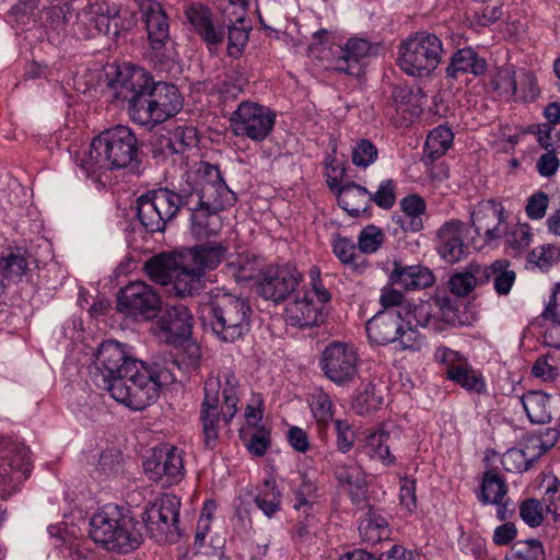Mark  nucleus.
<instances>
[{
  "label": "nucleus",
  "mask_w": 560,
  "mask_h": 560,
  "mask_svg": "<svg viewBox=\"0 0 560 560\" xmlns=\"http://www.w3.org/2000/svg\"><path fill=\"white\" fill-rule=\"evenodd\" d=\"M235 201L236 195L223 182L220 170L202 163L196 171L185 174L176 190L164 188L140 196L138 219L148 232H162L180 209H187L194 235L208 238L222 229L219 212Z\"/></svg>",
  "instance_id": "obj_1"
},
{
  "label": "nucleus",
  "mask_w": 560,
  "mask_h": 560,
  "mask_svg": "<svg viewBox=\"0 0 560 560\" xmlns=\"http://www.w3.org/2000/svg\"><path fill=\"white\" fill-rule=\"evenodd\" d=\"M91 381L114 385L131 382L135 385L185 384L190 380L176 361H156L151 365L130 357L125 346L115 340L103 341L96 351L95 361L89 368Z\"/></svg>",
  "instance_id": "obj_2"
},
{
  "label": "nucleus",
  "mask_w": 560,
  "mask_h": 560,
  "mask_svg": "<svg viewBox=\"0 0 560 560\" xmlns=\"http://www.w3.org/2000/svg\"><path fill=\"white\" fill-rule=\"evenodd\" d=\"M121 75L118 95L128 102L131 120L140 126H155L175 116L183 107L178 89L167 82H154L143 68H132Z\"/></svg>",
  "instance_id": "obj_3"
},
{
  "label": "nucleus",
  "mask_w": 560,
  "mask_h": 560,
  "mask_svg": "<svg viewBox=\"0 0 560 560\" xmlns=\"http://www.w3.org/2000/svg\"><path fill=\"white\" fill-rule=\"evenodd\" d=\"M139 145L130 128L117 125L93 138L90 149L79 158V166L88 177H100L107 170L133 166L138 162Z\"/></svg>",
  "instance_id": "obj_4"
},
{
  "label": "nucleus",
  "mask_w": 560,
  "mask_h": 560,
  "mask_svg": "<svg viewBox=\"0 0 560 560\" xmlns=\"http://www.w3.org/2000/svg\"><path fill=\"white\" fill-rule=\"evenodd\" d=\"M252 307L247 299L218 290L207 316L212 334L222 342H234L250 329Z\"/></svg>",
  "instance_id": "obj_5"
},
{
  "label": "nucleus",
  "mask_w": 560,
  "mask_h": 560,
  "mask_svg": "<svg viewBox=\"0 0 560 560\" xmlns=\"http://www.w3.org/2000/svg\"><path fill=\"white\" fill-rule=\"evenodd\" d=\"M90 537L109 551L128 553L142 541L132 518L124 515L118 506H106L90 521Z\"/></svg>",
  "instance_id": "obj_6"
},
{
  "label": "nucleus",
  "mask_w": 560,
  "mask_h": 560,
  "mask_svg": "<svg viewBox=\"0 0 560 560\" xmlns=\"http://www.w3.org/2000/svg\"><path fill=\"white\" fill-rule=\"evenodd\" d=\"M444 49L440 37L428 32H417L400 43L397 65L408 75H430L441 63Z\"/></svg>",
  "instance_id": "obj_7"
},
{
  "label": "nucleus",
  "mask_w": 560,
  "mask_h": 560,
  "mask_svg": "<svg viewBox=\"0 0 560 560\" xmlns=\"http://www.w3.org/2000/svg\"><path fill=\"white\" fill-rule=\"evenodd\" d=\"M180 500L165 494L150 503L142 513L149 535L159 544H174L182 533L178 527Z\"/></svg>",
  "instance_id": "obj_8"
},
{
  "label": "nucleus",
  "mask_w": 560,
  "mask_h": 560,
  "mask_svg": "<svg viewBox=\"0 0 560 560\" xmlns=\"http://www.w3.org/2000/svg\"><path fill=\"white\" fill-rule=\"evenodd\" d=\"M276 124V113L256 102L243 101L232 113L230 129L236 137L262 142L271 133Z\"/></svg>",
  "instance_id": "obj_9"
},
{
  "label": "nucleus",
  "mask_w": 560,
  "mask_h": 560,
  "mask_svg": "<svg viewBox=\"0 0 560 560\" xmlns=\"http://www.w3.org/2000/svg\"><path fill=\"white\" fill-rule=\"evenodd\" d=\"M143 469L151 480L163 487L177 485L185 476L183 452L171 445L154 448L143 462Z\"/></svg>",
  "instance_id": "obj_10"
},
{
  "label": "nucleus",
  "mask_w": 560,
  "mask_h": 560,
  "mask_svg": "<svg viewBox=\"0 0 560 560\" xmlns=\"http://www.w3.org/2000/svg\"><path fill=\"white\" fill-rule=\"evenodd\" d=\"M301 273L291 265H271L258 273L257 292L275 303L283 302L299 285Z\"/></svg>",
  "instance_id": "obj_11"
},
{
  "label": "nucleus",
  "mask_w": 560,
  "mask_h": 560,
  "mask_svg": "<svg viewBox=\"0 0 560 560\" xmlns=\"http://www.w3.org/2000/svg\"><path fill=\"white\" fill-rule=\"evenodd\" d=\"M159 305V295L142 281L127 284L117 296V310L135 319L152 318L155 316Z\"/></svg>",
  "instance_id": "obj_12"
},
{
  "label": "nucleus",
  "mask_w": 560,
  "mask_h": 560,
  "mask_svg": "<svg viewBox=\"0 0 560 560\" xmlns=\"http://www.w3.org/2000/svg\"><path fill=\"white\" fill-rule=\"evenodd\" d=\"M192 320V315L186 305L182 303L166 305L152 326V332L162 341L176 345L190 337Z\"/></svg>",
  "instance_id": "obj_13"
},
{
  "label": "nucleus",
  "mask_w": 560,
  "mask_h": 560,
  "mask_svg": "<svg viewBox=\"0 0 560 560\" xmlns=\"http://www.w3.org/2000/svg\"><path fill=\"white\" fill-rule=\"evenodd\" d=\"M503 211L501 203L483 200L471 212L475 233L483 244L494 245L506 234L508 225Z\"/></svg>",
  "instance_id": "obj_14"
},
{
  "label": "nucleus",
  "mask_w": 560,
  "mask_h": 560,
  "mask_svg": "<svg viewBox=\"0 0 560 560\" xmlns=\"http://www.w3.org/2000/svg\"><path fill=\"white\" fill-rule=\"evenodd\" d=\"M145 23L148 38L156 56L172 58L170 44L168 19L162 5L156 0H135Z\"/></svg>",
  "instance_id": "obj_15"
},
{
  "label": "nucleus",
  "mask_w": 560,
  "mask_h": 560,
  "mask_svg": "<svg viewBox=\"0 0 560 560\" xmlns=\"http://www.w3.org/2000/svg\"><path fill=\"white\" fill-rule=\"evenodd\" d=\"M357 363L354 348L343 342L328 345L322 355L323 371L334 383L352 382L357 374Z\"/></svg>",
  "instance_id": "obj_16"
},
{
  "label": "nucleus",
  "mask_w": 560,
  "mask_h": 560,
  "mask_svg": "<svg viewBox=\"0 0 560 560\" xmlns=\"http://www.w3.org/2000/svg\"><path fill=\"white\" fill-rule=\"evenodd\" d=\"M434 359L446 368L447 380L459 385H485L482 374L458 351L442 346L435 350Z\"/></svg>",
  "instance_id": "obj_17"
},
{
  "label": "nucleus",
  "mask_w": 560,
  "mask_h": 560,
  "mask_svg": "<svg viewBox=\"0 0 560 560\" xmlns=\"http://www.w3.org/2000/svg\"><path fill=\"white\" fill-rule=\"evenodd\" d=\"M465 223L457 219L445 222L438 231L439 253L448 264L462 260L467 254L464 243Z\"/></svg>",
  "instance_id": "obj_18"
},
{
  "label": "nucleus",
  "mask_w": 560,
  "mask_h": 560,
  "mask_svg": "<svg viewBox=\"0 0 560 560\" xmlns=\"http://www.w3.org/2000/svg\"><path fill=\"white\" fill-rule=\"evenodd\" d=\"M324 318L323 308L315 303L311 293H299L285 307V320L289 325L307 328L318 325Z\"/></svg>",
  "instance_id": "obj_19"
},
{
  "label": "nucleus",
  "mask_w": 560,
  "mask_h": 560,
  "mask_svg": "<svg viewBox=\"0 0 560 560\" xmlns=\"http://www.w3.org/2000/svg\"><path fill=\"white\" fill-rule=\"evenodd\" d=\"M339 57L334 69L350 75H359L361 62L372 54V45L363 38H351L345 47H337Z\"/></svg>",
  "instance_id": "obj_20"
},
{
  "label": "nucleus",
  "mask_w": 560,
  "mask_h": 560,
  "mask_svg": "<svg viewBox=\"0 0 560 560\" xmlns=\"http://www.w3.org/2000/svg\"><path fill=\"white\" fill-rule=\"evenodd\" d=\"M401 319L398 312H378L366 323V334L370 341L382 346L395 342L401 329Z\"/></svg>",
  "instance_id": "obj_21"
},
{
  "label": "nucleus",
  "mask_w": 560,
  "mask_h": 560,
  "mask_svg": "<svg viewBox=\"0 0 560 560\" xmlns=\"http://www.w3.org/2000/svg\"><path fill=\"white\" fill-rule=\"evenodd\" d=\"M104 394L131 410H142L155 402L160 387H103Z\"/></svg>",
  "instance_id": "obj_22"
},
{
  "label": "nucleus",
  "mask_w": 560,
  "mask_h": 560,
  "mask_svg": "<svg viewBox=\"0 0 560 560\" xmlns=\"http://www.w3.org/2000/svg\"><path fill=\"white\" fill-rule=\"evenodd\" d=\"M238 398L234 387H223L220 394L219 387H205V398L201 410H208L222 417L225 423H230L237 411Z\"/></svg>",
  "instance_id": "obj_23"
},
{
  "label": "nucleus",
  "mask_w": 560,
  "mask_h": 560,
  "mask_svg": "<svg viewBox=\"0 0 560 560\" xmlns=\"http://www.w3.org/2000/svg\"><path fill=\"white\" fill-rule=\"evenodd\" d=\"M226 247L223 245H197L182 254L186 259V266H194L202 276L208 270L215 269L223 260Z\"/></svg>",
  "instance_id": "obj_24"
},
{
  "label": "nucleus",
  "mask_w": 560,
  "mask_h": 560,
  "mask_svg": "<svg viewBox=\"0 0 560 560\" xmlns=\"http://www.w3.org/2000/svg\"><path fill=\"white\" fill-rule=\"evenodd\" d=\"M389 280L392 284H399L406 290H418L431 287L434 276L429 268L420 265L399 266L395 264Z\"/></svg>",
  "instance_id": "obj_25"
},
{
  "label": "nucleus",
  "mask_w": 560,
  "mask_h": 560,
  "mask_svg": "<svg viewBox=\"0 0 560 560\" xmlns=\"http://www.w3.org/2000/svg\"><path fill=\"white\" fill-rule=\"evenodd\" d=\"M559 436L560 432L556 428L538 429L527 434L522 440L520 447L533 465L556 445Z\"/></svg>",
  "instance_id": "obj_26"
},
{
  "label": "nucleus",
  "mask_w": 560,
  "mask_h": 560,
  "mask_svg": "<svg viewBox=\"0 0 560 560\" xmlns=\"http://www.w3.org/2000/svg\"><path fill=\"white\" fill-rule=\"evenodd\" d=\"M186 14L196 33L209 47L223 42L224 32L213 25L211 13L207 8L191 7Z\"/></svg>",
  "instance_id": "obj_27"
},
{
  "label": "nucleus",
  "mask_w": 560,
  "mask_h": 560,
  "mask_svg": "<svg viewBox=\"0 0 560 560\" xmlns=\"http://www.w3.org/2000/svg\"><path fill=\"white\" fill-rule=\"evenodd\" d=\"M202 278L203 276L194 266H186V259L180 254L170 291H174L180 298L194 295L201 289Z\"/></svg>",
  "instance_id": "obj_28"
},
{
  "label": "nucleus",
  "mask_w": 560,
  "mask_h": 560,
  "mask_svg": "<svg viewBox=\"0 0 560 560\" xmlns=\"http://www.w3.org/2000/svg\"><path fill=\"white\" fill-rule=\"evenodd\" d=\"M527 417L535 423H547L551 420L553 400L541 389H529L521 396Z\"/></svg>",
  "instance_id": "obj_29"
},
{
  "label": "nucleus",
  "mask_w": 560,
  "mask_h": 560,
  "mask_svg": "<svg viewBox=\"0 0 560 560\" xmlns=\"http://www.w3.org/2000/svg\"><path fill=\"white\" fill-rule=\"evenodd\" d=\"M486 70V61L471 48L458 49L446 68L448 77L457 79L460 74L480 75Z\"/></svg>",
  "instance_id": "obj_30"
},
{
  "label": "nucleus",
  "mask_w": 560,
  "mask_h": 560,
  "mask_svg": "<svg viewBox=\"0 0 560 560\" xmlns=\"http://www.w3.org/2000/svg\"><path fill=\"white\" fill-rule=\"evenodd\" d=\"M339 205L351 215L358 217L371 207L370 191L355 183H348L339 189Z\"/></svg>",
  "instance_id": "obj_31"
},
{
  "label": "nucleus",
  "mask_w": 560,
  "mask_h": 560,
  "mask_svg": "<svg viewBox=\"0 0 560 560\" xmlns=\"http://www.w3.org/2000/svg\"><path fill=\"white\" fill-rule=\"evenodd\" d=\"M358 530L362 540L369 544L386 540L390 535L387 520L372 509L362 516Z\"/></svg>",
  "instance_id": "obj_32"
},
{
  "label": "nucleus",
  "mask_w": 560,
  "mask_h": 560,
  "mask_svg": "<svg viewBox=\"0 0 560 560\" xmlns=\"http://www.w3.org/2000/svg\"><path fill=\"white\" fill-rule=\"evenodd\" d=\"M487 283L486 271L481 265L470 264L463 272L453 275L450 279V289L457 296H467L476 287Z\"/></svg>",
  "instance_id": "obj_33"
},
{
  "label": "nucleus",
  "mask_w": 560,
  "mask_h": 560,
  "mask_svg": "<svg viewBox=\"0 0 560 560\" xmlns=\"http://www.w3.org/2000/svg\"><path fill=\"white\" fill-rule=\"evenodd\" d=\"M509 267L508 260H495L491 265H481V270L486 271L487 282L493 281L494 291L499 295L509 294L515 282L516 273Z\"/></svg>",
  "instance_id": "obj_34"
},
{
  "label": "nucleus",
  "mask_w": 560,
  "mask_h": 560,
  "mask_svg": "<svg viewBox=\"0 0 560 560\" xmlns=\"http://www.w3.org/2000/svg\"><path fill=\"white\" fill-rule=\"evenodd\" d=\"M178 262L179 256L161 254L147 261L145 271L156 283L170 285Z\"/></svg>",
  "instance_id": "obj_35"
},
{
  "label": "nucleus",
  "mask_w": 560,
  "mask_h": 560,
  "mask_svg": "<svg viewBox=\"0 0 560 560\" xmlns=\"http://www.w3.org/2000/svg\"><path fill=\"white\" fill-rule=\"evenodd\" d=\"M452 130L443 125L435 127L427 137L424 144V161L434 162L446 153L453 143Z\"/></svg>",
  "instance_id": "obj_36"
},
{
  "label": "nucleus",
  "mask_w": 560,
  "mask_h": 560,
  "mask_svg": "<svg viewBox=\"0 0 560 560\" xmlns=\"http://www.w3.org/2000/svg\"><path fill=\"white\" fill-rule=\"evenodd\" d=\"M508 492V486L502 477L493 470L485 472L478 494L485 504H499Z\"/></svg>",
  "instance_id": "obj_37"
},
{
  "label": "nucleus",
  "mask_w": 560,
  "mask_h": 560,
  "mask_svg": "<svg viewBox=\"0 0 560 560\" xmlns=\"http://www.w3.org/2000/svg\"><path fill=\"white\" fill-rule=\"evenodd\" d=\"M336 479L340 485L348 486L352 494L361 497L366 487L365 474L355 464H337L334 469Z\"/></svg>",
  "instance_id": "obj_38"
},
{
  "label": "nucleus",
  "mask_w": 560,
  "mask_h": 560,
  "mask_svg": "<svg viewBox=\"0 0 560 560\" xmlns=\"http://www.w3.org/2000/svg\"><path fill=\"white\" fill-rule=\"evenodd\" d=\"M258 261L254 255L242 253L229 260L225 265L226 272L235 281L245 282L256 277L258 271Z\"/></svg>",
  "instance_id": "obj_39"
},
{
  "label": "nucleus",
  "mask_w": 560,
  "mask_h": 560,
  "mask_svg": "<svg viewBox=\"0 0 560 560\" xmlns=\"http://www.w3.org/2000/svg\"><path fill=\"white\" fill-rule=\"evenodd\" d=\"M255 503L269 518L280 510L281 493L275 481L269 479L264 481V483L258 488V493L255 497Z\"/></svg>",
  "instance_id": "obj_40"
},
{
  "label": "nucleus",
  "mask_w": 560,
  "mask_h": 560,
  "mask_svg": "<svg viewBox=\"0 0 560 560\" xmlns=\"http://www.w3.org/2000/svg\"><path fill=\"white\" fill-rule=\"evenodd\" d=\"M396 112L401 115L405 122H411L421 113L417 95L409 89H396L393 92Z\"/></svg>",
  "instance_id": "obj_41"
},
{
  "label": "nucleus",
  "mask_w": 560,
  "mask_h": 560,
  "mask_svg": "<svg viewBox=\"0 0 560 560\" xmlns=\"http://www.w3.org/2000/svg\"><path fill=\"white\" fill-rule=\"evenodd\" d=\"M28 270L27 257L20 253H10L0 257V276L11 282H18Z\"/></svg>",
  "instance_id": "obj_42"
},
{
  "label": "nucleus",
  "mask_w": 560,
  "mask_h": 560,
  "mask_svg": "<svg viewBox=\"0 0 560 560\" xmlns=\"http://www.w3.org/2000/svg\"><path fill=\"white\" fill-rule=\"evenodd\" d=\"M384 405V393L382 387H365L359 393L352 402L355 413L365 416L372 411L378 410Z\"/></svg>",
  "instance_id": "obj_43"
},
{
  "label": "nucleus",
  "mask_w": 560,
  "mask_h": 560,
  "mask_svg": "<svg viewBox=\"0 0 560 560\" xmlns=\"http://www.w3.org/2000/svg\"><path fill=\"white\" fill-rule=\"evenodd\" d=\"M505 560H545V550L538 539L518 540L508 552Z\"/></svg>",
  "instance_id": "obj_44"
},
{
  "label": "nucleus",
  "mask_w": 560,
  "mask_h": 560,
  "mask_svg": "<svg viewBox=\"0 0 560 560\" xmlns=\"http://www.w3.org/2000/svg\"><path fill=\"white\" fill-rule=\"evenodd\" d=\"M389 433L386 431H378L371 433L368 436L366 452L373 459H377L385 465H389L394 462V457L390 455L388 445Z\"/></svg>",
  "instance_id": "obj_45"
},
{
  "label": "nucleus",
  "mask_w": 560,
  "mask_h": 560,
  "mask_svg": "<svg viewBox=\"0 0 560 560\" xmlns=\"http://www.w3.org/2000/svg\"><path fill=\"white\" fill-rule=\"evenodd\" d=\"M310 407L319 425H327L332 419L331 399L322 387L312 395Z\"/></svg>",
  "instance_id": "obj_46"
},
{
  "label": "nucleus",
  "mask_w": 560,
  "mask_h": 560,
  "mask_svg": "<svg viewBox=\"0 0 560 560\" xmlns=\"http://www.w3.org/2000/svg\"><path fill=\"white\" fill-rule=\"evenodd\" d=\"M385 242V234L381 228L370 224L363 228L358 237V248L363 254H373Z\"/></svg>",
  "instance_id": "obj_47"
},
{
  "label": "nucleus",
  "mask_w": 560,
  "mask_h": 560,
  "mask_svg": "<svg viewBox=\"0 0 560 560\" xmlns=\"http://www.w3.org/2000/svg\"><path fill=\"white\" fill-rule=\"evenodd\" d=\"M12 452L14 454L8 458L7 464L10 470L7 467L0 469V476L3 479L11 472H21L23 476H26L31 471L30 450L24 445H14Z\"/></svg>",
  "instance_id": "obj_48"
},
{
  "label": "nucleus",
  "mask_w": 560,
  "mask_h": 560,
  "mask_svg": "<svg viewBox=\"0 0 560 560\" xmlns=\"http://www.w3.org/2000/svg\"><path fill=\"white\" fill-rule=\"evenodd\" d=\"M199 420L202 424L203 445L213 450L219 441L220 416L208 410H200Z\"/></svg>",
  "instance_id": "obj_49"
},
{
  "label": "nucleus",
  "mask_w": 560,
  "mask_h": 560,
  "mask_svg": "<svg viewBox=\"0 0 560 560\" xmlns=\"http://www.w3.org/2000/svg\"><path fill=\"white\" fill-rule=\"evenodd\" d=\"M316 491L317 487L314 481L306 475H302L301 483L294 491L295 502L293 508L296 511H300L302 506H307L311 509L313 505H316Z\"/></svg>",
  "instance_id": "obj_50"
},
{
  "label": "nucleus",
  "mask_w": 560,
  "mask_h": 560,
  "mask_svg": "<svg viewBox=\"0 0 560 560\" xmlns=\"http://www.w3.org/2000/svg\"><path fill=\"white\" fill-rule=\"evenodd\" d=\"M371 205L374 203L381 209H390L396 202V183L393 179L382 180L376 191L371 192Z\"/></svg>",
  "instance_id": "obj_51"
},
{
  "label": "nucleus",
  "mask_w": 560,
  "mask_h": 560,
  "mask_svg": "<svg viewBox=\"0 0 560 560\" xmlns=\"http://www.w3.org/2000/svg\"><path fill=\"white\" fill-rule=\"evenodd\" d=\"M560 257L559 247L547 244L534 248L527 257L529 264H533L540 269L549 268Z\"/></svg>",
  "instance_id": "obj_52"
},
{
  "label": "nucleus",
  "mask_w": 560,
  "mask_h": 560,
  "mask_svg": "<svg viewBox=\"0 0 560 560\" xmlns=\"http://www.w3.org/2000/svg\"><path fill=\"white\" fill-rule=\"evenodd\" d=\"M376 147L369 140L362 139L352 149V162L359 167H368L377 159Z\"/></svg>",
  "instance_id": "obj_53"
},
{
  "label": "nucleus",
  "mask_w": 560,
  "mask_h": 560,
  "mask_svg": "<svg viewBox=\"0 0 560 560\" xmlns=\"http://www.w3.org/2000/svg\"><path fill=\"white\" fill-rule=\"evenodd\" d=\"M119 13V5L116 2L109 0H98L91 7V14L95 16H104L113 22V35L115 36L119 34L120 28Z\"/></svg>",
  "instance_id": "obj_54"
},
{
  "label": "nucleus",
  "mask_w": 560,
  "mask_h": 560,
  "mask_svg": "<svg viewBox=\"0 0 560 560\" xmlns=\"http://www.w3.org/2000/svg\"><path fill=\"white\" fill-rule=\"evenodd\" d=\"M501 463L504 469L511 472H523L533 466L521 447L508 450L503 454Z\"/></svg>",
  "instance_id": "obj_55"
},
{
  "label": "nucleus",
  "mask_w": 560,
  "mask_h": 560,
  "mask_svg": "<svg viewBox=\"0 0 560 560\" xmlns=\"http://www.w3.org/2000/svg\"><path fill=\"white\" fill-rule=\"evenodd\" d=\"M545 506L537 499H527L520 506V515L522 520L530 527H536L544 520Z\"/></svg>",
  "instance_id": "obj_56"
},
{
  "label": "nucleus",
  "mask_w": 560,
  "mask_h": 560,
  "mask_svg": "<svg viewBox=\"0 0 560 560\" xmlns=\"http://www.w3.org/2000/svg\"><path fill=\"white\" fill-rule=\"evenodd\" d=\"M491 84L500 95L513 96L517 90L514 72L509 68L500 69L492 79Z\"/></svg>",
  "instance_id": "obj_57"
},
{
  "label": "nucleus",
  "mask_w": 560,
  "mask_h": 560,
  "mask_svg": "<svg viewBox=\"0 0 560 560\" xmlns=\"http://www.w3.org/2000/svg\"><path fill=\"white\" fill-rule=\"evenodd\" d=\"M506 244L515 253H521L532 243L530 228L526 224L514 226L510 232L506 231Z\"/></svg>",
  "instance_id": "obj_58"
},
{
  "label": "nucleus",
  "mask_w": 560,
  "mask_h": 560,
  "mask_svg": "<svg viewBox=\"0 0 560 560\" xmlns=\"http://www.w3.org/2000/svg\"><path fill=\"white\" fill-rule=\"evenodd\" d=\"M539 143L542 148L547 150V152L539 158L537 162V171L541 176L549 177L556 174V172L559 168L560 162L553 150H549V148H551L552 144H550L542 137L539 138Z\"/></svg>",
  "instance_id": "obj_59"
},
{
  "label": "nucleus",
  "mask_w": 560,
  "mask_h": 560,
  "mask_svg": "<svg viewBox=\"0 0 560 560\" xmlns=\"http://www.w3.org/2000/svg\"><path fill=\"white\" fill-rule=\"evenodd\" d=\"M310 276V289L304 291L303 293H311L315 303L323 307L324 303L330 301L331 295L329 291L325 288L320 279V271L317 267H312L308 272Z\"/></svg>",
  "instance_id": "obj_60"
},
{
  "label": "nucleus",
  "mask_w": 560,
  "mask_h": 560,
  "mask_svg": "<svg viewBox=\"0 0 560 560\" xmlns=\"http://www.w3.org/2000/svg\"><path fill=\"white\" fill-rule=\"evenodd\" d=\"M98 468L106 476L119 474L122 468L120 451L115 447L105 450L100 456Z\"/></svg>",
  "instance_id": "obj_61"
},
{
  "label": "nucleus",
  "mask_w": 560,
  "mask_h": 560,
  "mask_svg": "<svg viewBox=\"0 0 560 560\" xmlns=\"http://www.w3.org/2000/svg\"><path fill=\"white\" fill-rule=\"evenodd\" d=\"M541 503L553 521L560 518V482L557 479L547 486Z\"/></svg>",
  "instance_id": "obj_62"
},
{
  "label": "nucleus",
  "mask_w": 560,
  "mask_h": 560,
  "mask_svg": "<svg viewBox=\"0 0 560 560\" xmlns=\"http://www.w3.org/2000/svg\"><path fill=\"white\" fill-rule=\"evenodd\" d=\"M412 316L417 325L421 327H433L438 325L436 311L431 301H422L413 307Z\"/></svg>",
  "instance_id": "obj_63"
},
{
  "label": "nucleus",
  "mask_w": 560,
  "mask_h": 560,
  "mask_svg": "<svg viewBox=\"0 0 560 560\" xmlns=\"http://www.w3.org/2000/svg\"><path fill=\"white\" fill-rule=\"evenodd\" d=\"M299 513L295 530L300 537L307 536L317 525V504L313 505V508L308 509L307 506H302Z\"/></svg>",
  "instance_id": "obj_64"
}]
</instances>
